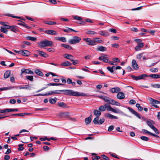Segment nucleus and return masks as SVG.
Returning <instances> with one entry per match:
<instances>
[{
	"label": "nucleus",
	"mask_w": 160,
	"mask_h": 160,
	"mask_svg": "<svg viewBox=\"0 0 160 160\" xmlns=\"http://www.w3.org/2000/svg\"><path fill=\"white\" fill-rule=\"evenodd\" d=\"M69 90H56L53 91H51L44 94V95L47 96H49L50 95H53L54 94H59L61 92H63V94L65 95H68Z\"/></svg>",
	"instance_id": "obj_1"
},
{
	"label": "nucleus",
	"mask_w": 160,
	"mask_h": 160,
	"mask_svg": "<svg viewBox=\"0 0 160 160\" xmlns=\"http://www.w3.org/2000/svg\"><path fill=\"white\" fill-rule=\"evenodd\" d=\"M38 44L41 48L53 46L52 42L48 40L42 41Z\"/></svg>",
	"instance_id": "obj_2"
},
{
	"label": "nucleus",
	"mask_w": 160,
	"mask_h": 160,
	"mask_svg": "<svg viewBox=\"0 0 160 160\" xmlns=\"http://www.w3.org/2000/svg\"><path fill=\"white\" fill-rule=\"evenodd\" d=\"M68 95L75 96H82L88 97L89 96V95L87 94L84 93H79L78 92H75L72 90H68Z\"/></svg>",
	"instance_id": "obj_3"
},
{
	"label": "nucleus",
	"mask_w": 160,
	"mask_h": 160,
	"mask_svg": "<svg viewBox=\"0 0 160 160\" xmlns=\"http://www.w3.org/2000/svg\"><path fill=\"white\" fill-rule=\"evenodd\" d=\"M146 122L148 125L152 128L156 134H158L159 133L158 130L154 126L155 123L154 121L149 119L146 120Z\"/></svg>",
	"instance_id": "obj_4"
},
{
	"label": "nucleus",
	"mask_w": 160,
	"mask_h": 160,
	"mask_svg": "<svg viewBox=\"0 0 160 160\" xmlns=\"http://www.w3.org/2000/svg\"><path fill=\"white\" fill-rule=\"evenodd\" d=\"M81 40V38L78 36H74L72 39H70L68 41V42L70 44H75L79 43Z\"/></svg>",
	"instance_id": "obj_5"
},
{
	"label": "nucleus",
	"mask_w": 160,
	"mask_h": 160,
	"mask_svg": "<svg viewBox=\"0 0 160 160\" xmlns=\"http://www.w3.org/2000/svg\"><path fill=\"white\" fill-rule=\"evenodd\" d=\"M106 108L108 111H111L116 113H122V112L119 109L113 108L109 105H106Z\"/></svg>",
	"instance_id": "obj_6"
},
{
	"label": "nucleus",
	"mask_w": 160,
	"mask_h": 160,
	"mask_svg": "<svg viewBox=\"0 0 160 160\" xmlns=\"http://www.w3.org/2000/svg\"><path fill=\"white\" fill-rule=\"evenodd\" d=\"M132 78L135 80H138L140 79H144L146 77H148V75L146 74H142L138 76H135L133 75H131Z\"/></svg>",
	"instance_id": "obj_7"
},
{
	"label": "nucleus",
	"mask_w": 160,
	"mask_h": 160,
	"mask_svg": "<svg viewBox=\"0 0 160 160\" xmlns=\"http://www.w3.org/2000/svg\"><path fill=\"white\" fill-rule=\"evenodd\" d=\"M83 40L85 41L88 45L92 46L95 45V42L93 40H92L90 38H84Z\"/></svg>",
	"instance_id": "obj_8"
},
{
	"label": "nucleus",
	"mask_w": 160,
	"mask_h": 160,
	"mask_svg": "<svg viewBox=\"0 0 160 160\" xmlns=\"http://www.w3.org/2000/svg\"><path fill=\"white\" fill-rule=\"evenodd\" d=\"M25 73L26 74H33L34 72L33 71L29 69H22L21 70V76L22 77L23 74Z\"/></svg>",
	"instance_id": "obj_9"
},
{
	"label": "nucleus",
	"mask_w": 160,
	"mask_h": 160,
	"mask_svg": "<svg viewBox=\"0 0 160 160\" xmlns=\"http://www.w3.org/2000/svg\"><path fill=\"white\" fill-rule=\"evenodd\" d=\"M44 32L46 34L49 35H55L58 34V32L57 31L55 30H45L44 31Z\"/></svg>",
	"instance_id": "obj_10"
},
{
	"label": "nucleus",
	"mask_w": 160,
	"mask_h": 160,
	"mask_svg": "<svg viewBox=\"0 0 160 160\" xmlns=\"http://www.w3.org/2000/svg\"><path fill=\"white\" fill-rule=\"evenodd\" d=\"M59 116L62 118H69V114L68 112H61L59 114Z\"/></svg>",
	"instance_id": "obj_11"
},
{
	"label": "nucleus",
	"mask_w": 160,
	"mask_h": 160,
	"mask_svg": "<svg viewBox=\"0 0 160 160\" xmlns=\"http://www.w3.org/2000/svg\"><path fill=\"white\" fill-rule=\"evenodd\" d=\"M132 66L135 70H137L139 68V67L137 64L136 61L135 59H133L132 61Z\"/></svg>",
	"instance_id": "obj_12"
},
{
	"label": "nucleus",
	"mask_w": 160,
	"mask_h": 160,
	"mask_svg": "<svg viewBox=\"0 0 160 160\" xmlns=\"http://www.w3.org/2000/svg\"><path fill=\"white\" fill-rule=\"evenodd\" d=\"M117 98L118 99L120 100L124 99L125 98L124 93L122 92H120V91L119 92L117 95Z\"/></svg>",
	"instance_id": "obj_13"
},
{
	"label": "nucleus",
	"mask_w": 160,
	"mask_h": 160,
	"mask_svg": "<svg viewBox=\"0 0 160 160\" xmlns=\"http://www.w3.org/2000/svg\"><path fill=\"white\" fill-rule=\"evenodd\" d=\"M121 90L119 87H115L111 88L110 91L112 93H118L121 91Z\"/></svg>",
	"instance_id": "obj_14"
},
{
	"label": "nucleus",
	"mask_w": 160,
	"mask_h": 160,
	"mask_svg": "<svg viewBox=\"0 0 160 160\" xmlns=\"http://www.w3.org/2000/svg\"><path fill=\"white\" fill-rule=\"evenodd\" d=\"M128 109L133 114H134L136 116H137V117H138L140 119L141 118V117L139 114L137 112H136L135 110H134L133 109H132V108L128 107Z\"/></svg>",
	"instance_id": "obj_15"
},
{
	"label": "nucleus",
	"mask_w": 160,
	"mask_h": 160,
	"mask_svg": "<svg viewBox=\"0 0 160 160\" xmlns=\"http://www.w3.org/2000/svg\"><path fill=\"white\" fill-rule=\"evenodd\" d=\"M21 54L25 56L28 57L30 55V53L27 50H21Z\"/></svg>",
	"instance_id": "obj_16"
},
{
	"label": "nucleus",
	"mask_w": 160,
	"mask_h": 160,
	"mask_svg": "<svg viewBox=\"0 0 160 160\" xmlns=\"http://www.w3.org/2000/svg\"><path fill=\"white\" fill-rule=\"evenodd\" d=\"M144 46V44L142 43H140L138 44L135 48V50L137 51H139L141 50V48H143Z\"/></svg>",
	"instance_id": "obj_17"
},
{
	"label": "nucleus",
	"mask_w": 160,
	"mask_h": 160,
	"mask_svg": "<svg viewBox=\"0 0 160 160\" xmlns=\"http://www.w3.org/2000/svg\"><path fill=\"white\" fill-rule=\"evenodd\" d=\"M105 116L107 118H108L110 119H117L118 118V117L112 115L110 113H107L106 114Z\"/></svg>",
	"instance_id": "obj_18"
},
{
	"label": "nucleus",
	"mask_w": 160,
	"mask_h": 160,
	"mask_svg": "<svg viewBox=\"0 0 160 160\" xmlns=\"http://www.w3.org/2000/svg\"><path fill=\"white\" fill-rule=\"evenodd\" d=\"M109 104H110L112 105L119 106L120 105V104L119 102L115 101V100H113L111 98L110 101L109 103Z\"/></svg>",
	"instance_id": "obj_19"
},
{
	"label": "nucleus",
	"mask_w": 160,
	"mask_h": 160,
	"mask_svg": "<svg viewBox=\"0 0 160 160\" xmlns=\"http://www.w3.org/2000/svg\"><path fill=\"white\" fill-rule=\"evenodd\" d=\"M58 105L61 108H68L69 106L67 105V104L65 103L62 102H58Z\"/></svg>",
	"instance_id": "obj_20"
},
{
	"label": "nucleus",
	"mask_w": 160,
	"mask_h": 160,
	"mask_svg": "<svg viewBox=\"0 0 160 160\" xmlns=\"http://www.w3.org/2000/svg\"><path fill=\"white\" fill-rule=\"evenodd\" d=\"M107 55H104L103 56L100 57L99 58V59L100 60L102 61L105 62H108V59L105 58H107Z\"/></svg>",
	"instance_id": "obj_21"
},
{
	"label": "nucleus",
	"mask_w": 160,
	"mask_h": 160,
	"mask_svg": "<svg viewBox=\"0 0 160 160\" xmlns=\"http://www.w3.org/2000/svg\"><path fill=\"white\" fill-rule=\"evenodd\" d=\"M96 50L98 51L104 52L107 51V48L105 47L102 46H100L96 48Z\"/></svg>",
	"instance_id": "obj_22"
},
{
	"label": "nucleus",
	"mask_w": 160,
	"mask_h": 160,
	"mask_svg": "<svg viewBox=\"0 0 160 160\" xmlns=\"http://www.w3.org/2000/svg\"><path fill=\"white\" fill-rule=\"evenodd\" d=\"M63 57L69 59L70 61L74 58L71 55L68 54H65L64 55Z\"/></svg>",
	"instance_id": "obj_23"
},
{
	"label": "nucleus",
	"mask_w": 160,
	"mask_h": 160,
	"mask_svg": "<svg viewBox=\"0 0 160 160\" xmlns=\"http://www.w3.org/2000/svg\"><path fill=\"white\" fill-rule=\"evenodd\" d=\"M37 52L40 54V55L42 57L47 58L48 56V55L47 54L43 51H37Z\"/></svg>",
	"instance_id": "obj_24"
},
{
	"label": "nucleus",
	"mask_w": 160,
	"mask_h": 160,
	"mask_svg": "<svg viewBox=\"0 0 160 160\" xmlns=\"http://www.w3.org/2000/svg\"><path fill=\"white\" fill-rule=\"evenodd\" d=\"M149 100L151 102V104L152 105H154L156 104L160 103V102L158 101L155 100L153 99L150 98Z\"/></svg>",
	"instance_id": "obj_25"
},
{
	"label": "nucleus",
	"mask_w": 160,
	"mask_h": 160,
	"mask_svg": "<svg viewBox=\"0 0 160 160\" xmlns=\"http://www.w3.org/2000/svg\"><path fill=\"white\" fill-rule=\"evenodd\" d=\"M55 39L56 40H59L62 42H66V38L62 37H56L55 38Z\"/></svg>",
	"instance_id": "obj_26"
},
{
	"label": "nucleus",
	"mask_w": 160,
	"mask_h": 160,
	"mask_svg": "<svg viewBox=\"0 0 160 160\" xmlns=\"http://www.w3.org/2000/svg\"><path fill=\"white\" fill-rule=\"evenodd\" d=\"M93 114L96 117H99L101 114V112L99 110L95 109L93 111Z\"/></svg>",
	"instance_id": "obj_27"
},
{
	"label": "nucleus",
	"mask_w": 160,
	"mask_h": 160,
	"mask_svg": "<svg viewBox=\"0 0 160 160\" xmlns=\"http://www.w3.org/2000/svg\"><path fill=\"white\" fill-rule=\"evenodd\" d=\"M98 33L100 35L105 37L108 36L109 35V33L107 32L100 31Z\"/></svg>",
	"instance_id": "obj_28"
},
{
	"label": "nucleus",
	"mask_w": 160,
	"mask_h": 160,
	"mask_svg": "<svg viewBox=\"0 0 160 160\" xmlns=\"http://www.w3.org/2000/svg\"><path fill=\"white\" fill-rule=\"evenodd\" d=\"M93 41L95 42V45L97 44V42L99 43H102L103 41L100 39L99 38H96L93 39Z\"/></svg>",
	"instance_id": "obj_29"
},
{
	"label": "nucleus",
	"mask_w": 160,
	"mask_h": 160,
	"mask_svg": "<svg viewBox=\"0 0 160 160\" xmlns=\"http://www.w3.org/2000/svg\"><path fill=\"white\" fill-rule=\"evenodd\" d=\"M148 76H149L152 78H154L155 79L159 78H160V75L156 74H150L149 76L148 75Z\"/></svg>",
	"instance_id": "obj_30"
},
{
	"label": "nucleus",
	"mask_w": 160,
	"mask_h": 160,
	"mask_svg": "<svg viewBox=\"0 0 160 160\" xmlns=\"http://www.w3.org/2000/svg\"><path fill=\"white\" fill-rule=\"evenodd\" d=\"M92 120L91 115H90L88 118H87L85 119V123L86 124H88L90 123Z\"/></svg>",
	"instance_id": "obj_31"
},
{
	"label": "nucleus",
	"mask_w": 160,
	"mask_h": 160,
	"mask_svg": "<svg viewBox=\"0 0 160 160\" xmlns=\"http://www.w3.org/2000/svg\"><path fill=\"white\" fill-rule=\"evenodd\" d=\"M71 65L72 63L68 61L64 62L61 63V65L65 67L70 66Z\"/></svg>",
	"instance_id": "obj_32"
},
{
	"label": "nucleus",
	"mask_w": 160,
	"mask_h": 160,
	"mask_svg": "<svg viewBox=\"0 0 160 160\" xmlns=\"http://www.w3.org/2000/svg\"><path fill=\"white\" fill-rule=\"evenodd\" d=\"M106 108V104H105L104 105L100 106L99 107L98 109L100 112H103L105 110Z\"/></svg>",
	"instance_id": "obj_33"
},
{
	"label": "nucleus",
	"mask_w": 160,
	"mask_h": 160,
	"mask_svg": "<svg viewBox=\"0 0 160 160\" xmlns=\"http://www.w3.org/2000/svg\"><path fill=\"white\" fill-rule=\"evenodd\" d=\"M86 33L88 35H94L97 34V32L89 30H86Z\"/></svg>",
	"instance_id": "obj_34"
},
{
	"label": "nucleus",
	"mask_w": 160,
	"mask_h": 160,
	"mask_svg": "<svg viewBox=\"0 0 160 160\" xmlns=\"http://www.w3.org/2000/svg\"><path fill=\"white\" fill-rule=\"evenodd\" d=\"M35 72L36 74L42 77L43 76L42 72L38 69L36 70L35 71Z\"/></svg>",
	"instance_id": "obj_35"
},
{
	"label": "nucleus",
	"mask_w": 160,
	"mask_h": 160,
	"mask_svg": "<svg viewBox=\"0 0 160 160\" xmlns=\"http://www.w3.org/2000/svg\"><path fill=\"white\" fill-rule=\"evenodd\" d=\"M11 73L10 71H7L4 73V78H7L9 77Z\"/></svg>",
	"instance_id": "obj_36"
},
{
	"label": "nucleus",
	"mask_w": 160,
	"mask_h": 160,
	"mask_svg": "<svg viewBox=\"0 0 160 160\" xmlns=\"http://www.w3.org/2000/svg\"><path fill=\"white\" fill-rule=\"evenodd\" d=\"M44 23L49 25H53L56 24L57 23L56 22L51 21H46L44 22Z\"/></svg>",
	"instance_id": "obj_37"
},
{
	"label": "nucleus",
	"mask_w": 160,
	"mask_h": 160,
	"mask_svg": "<svg viewBox=\"0 0 160 160\" xmlns=\"http://www.w3.org/2000/svg\"><path fill=\"white\" fill-rule=\"evenodd\" d=\"M26 38L28 40H31L34 42L36 41L37 40L36 38L30 36L27 37H26Z\"/></svg>",
	"instance_id": "obj_38"
},
{
	"label": "nucleus",
	"mask_w": 160,
	"mask_h": 160,
	"mask_svg": "<svg viewBox=\"0 0 160 160\" xmlns=\"http://www.w3.org/2000/svg\"><path fill=\"white\" fill-rule=\"evenodd\" d=\"M11 30L14 32H16L17 31L18 28L16 26H11V28H10Z\"/></svg>",
	"instance_id": "obj_39"
},
{
	"label": "nucleus",
	"mask_w": 160,
	"mask_h": 160,
	"mask_svg": "<svg viewBox=\"0 0 160 160\" xmlns=\"http://www.w3.org/2000/svg\"><path fill=\"white\" fill-rule=\"evenodd\" d=\"M57 98H56L55 97L54 98V99L53 98H51L49 100V102L51 104H54L56 103L57 100Z\"/></svg>",
	"instance_id": "obj_40"
},
{
	"label": "nucleus",
	"mask_w": 160,
	"mask_h": 160,
	"mask_svg": "<svg viewBox=\"0 0 160 160\" xmlns=\"http://www.w3.org/2000/svg\"><path fill=\"white\" fill-rule=\"evenodd\" d=\"M64 84H61V83H50L47 85V86H60V85H62Z\"/></svg>",
	"instance_id": "obj_41"
},
{
	"label": "nucleus",
	"mask_w": 160,
	"mask_h": 160,
	"mask_svg": "<svg viewBox=\"0 0 160 160\" xmlns=\"http://www.w3.org/2000/svg\"><path fill=\"white\" fill-rule=\"evenodd\" d=\"M62 46L68 49V50L72 49V47L68 45H66V44H62Z\"/></svg>",
	"instance_id": "obj_42"
},
{
	"label": "nucleus",
	"mask_w": 160,
	"mask_h": 160,
	"mask_svg": "<svg viewBox=\"0 0 160 160\" xmlns=\"http://www.w3.org/2000/svg\"><path fill=\"white\" fill-rule=\"evenodd\" d=\"M6 112H17L18 109H6Z\"/></svg>",
	"instance_id": "obj_43"
},
{
	"label": "nucleus",
	"mask_w": 160,
	"mask_h": 160,
	"mask_svg": "<svg viewBox=\"0 0 160 160\" xmlns=\"http://www.w3.org/2000/svg\"><path fill=\"white\" fill-rule=\"evenodd\" d=\"M26 78L27 79L31 82L33 81V76H27L26 77Z\"/></svg>",
	"instance_id": "obj_44"
},
{
	"label": "nucleus",
	"mask_w": 160,
	"mask_h": 160,
	"mask_svg": "<svg viewBox=\"0 0 160 160\" xmlns=\"http://www.w3.org/2000/svg\"><path fill=\"white\" fill-rule=\"evenodd\" d=\"M151 86L152 87L157 88H160V84H151Z\"/></svg>",
	"instance_id": "obj_45"
},
{
	"label": "nucleus",
	"mask_w": 160,
	"mask_h": 160,
	"mask_svg": "<svg viewBox=\"0 0 160 160\" xmlns=\"http://www.w3.org/2000/svg\"><path fill=\"white\" fill-rule=\"evenodd\" d=\"M99 117H96L93 120V122L95 124H98V119Z\"/></svg>",
	"instance_id": "obj_46"
},
{
	"label": "nucleus",
	"mask_w": 160,
	"mask_h": 160,
	"mask_svg": "<svg viewBox=\"0 0 160 160\" xmlns=\"http://www.w3.org/2000/svg\"><path fill=\"white\" fill-rule=\"evenodd\" d=\"M1 31L6 34L7 33L8 31L6 29V28H4V27H1Z\"/></svg>",
	"instance_id": "obj_47"
},
{
	"label": "nucleus",
	"mask_w": 160,
	"mask_h": 160,
	"mask_svg": "<svg viewBox=\"0 0 160 160\" xmlns=\"http://www.w3.org/2000/svg\"><path fill=\"white\" fill-rule=\"evenodd\" d=\"M110 99L111 98L109 97L105 96V97L104 98L103 100L105 102L109 103L110 101Z\"/></svg>",
	"instance_id": "obj_48"
},
{
	"label": "nucleus",
	"mask_w": 160,
	"mask_h": 160,
	"mask_svg": "<svg viewBox=\"0 0 160 160\" xmlns=\"http://www.w3.org/2000/svg\"><path fill=\"white\" fill-rule=\"evenodd\" d=\"M144 53H141L137 55L136 58L138 59H140L143 56V54Z\"/></svg>",
	"instance_id": "obj_49"
},
{
	"label": "nucleus",
	"mask_w": 160,
	"mask_h": 160,
	"mask_svg": "<svg viewBox=\"0 0 160 160\" xmlns=\"http://www.w3.org/2000/svg\"><path fill=\"white\" fill-rule=\"evenodd\" d=\"M114 68V66L112 67H107V69L111 72L112 73L113 72V68Z\"/></svg>",
	"instance_id": "obj_50"
},
{
	"label": "nucleus",
	"mask_w": 160,
	"mask_h": 160,
	"mask_svg": "<svg viewBox=\"0 0 160 160\" xmlns=\"http://www.w3.org/2000/svg\"><path fill=\"white\" fill-rule=\"evenodd\" d=\"M136 107L138 108V110L140 111H142L143 110V108L140 106L139 104L137 103L136 105Z\"/></svg>",
	"instance_id": "obj_51"
},
{
	"label": "nucleus",
	"mask_w": 160,
	"mask_h": 160,
	"mask_svg": "<svg viewBox=\"0 0 160 160\" xmlns=\"http://www.w3.org/2000/svg\"><path fill=\"white\" fill-rule=\"evenodd\" d=\"M23 145V144H20L18 145V147L19 148H18V150L19 151H21L22 150L24 149V148L22 146Z\"/></svg>",
	"instance_id": "obj_52"
},
{
	"label": "nucleus",
	"mask_w": 160,
	"mask_h": 160,
	"mask_svg": "<svg viewBox=\"0 0 160 160\" xmlns=\"http://www.w3.org/2000/svg\"><path fill=\"white\" fill-rule=\"evenodd\" d=\"M140 138L142 140L145 141H147L149 140V138L145 136H141L140 137Z\"/></svg>",
	"instance_id": "obj_53"
},
{
	"label": "nucleus",
	"mask_w": 160,
	"mask_h": 160,
	"mask_svg": "<svg viewBox=\"0 0 160 160\" xmlns=\"http://www.w3.org/2000/svg\"><path fill=\"white\" fill-rule=\"evenodd\" d=\"M12 88L10 87H4L2 88H1V91L6 90L9 89H12Z\"/></svg>",
	"instance_id": "obj_54"
},
{
	"label": "nucleus",
	"mask_w": 160,
	"mask_h": 160,
	"mask_svg": "<svg viewBox=\"0 0 160 160\" xmlns=\"http://www.w3.org/2000/svg\"><path fill=\"white\" fill-rule=\"evenodd\" d=\"M71 61L72 62L73 64L74 65H75L76 64H78L79 63L78 61L77 60H74L72 59Z\"/></svg>",
	"instance_id": "obj_55"
},
{
	"label": "nucleus",
	"mask_w": 160,
	"mask_h": 160,
	"mask_svg": "<svg viewBox=\"0 0 160 160\" xmlns=\"http://www.w3.org/2000/svg\"><path fill=\"white\" fill-rule=\"evenodd\" d=\"M73 18L75 20H81L82 19V18L78 16H74Z\"/></svg>",
	"instance_id": "obj_56"
},
{
	"label": "nucleus",
	"mask_w": 160,
	"mask_h": 160,
	"mask_svg": "<svg viewBox=\"0 0 160 160\" xmlns=\"http://www.w3.org/2000/svg\"><path fill=\"white\" fill-rule=\"evenodd\" d=\"M101 157L104 159L105 160H109V158L104 155H102L101 156Z\"/></svg>",
	"instance_id": "obj_57"
},
{
	"label": "nucleus",
	"mask_w": 160,
	"mask_h": 160,
	"mask_svg": "<svg viewBox=\"0 0 160 160\" xmlns=\"http://www.w3.org/2000/svg\"><path fill=\"white\" fill-rule=\"evenodd\" d=\"M114 126L113 125H111L108 128V131L109 132H111L112 131L114 128Z\"/></svg>",
	"instance_id": "obj_58"
},
{
	"label": "nucleus",
	"mask_w": 160,
	"mask_h": 160,
	"mask_svg": "<svg viewBox=\"0 0 160 160\" xmlns=\"http://www.w3.org/2000/svg\"><path fill=\"white\" fill-rule=\"evenodd\" d=\"M104 121L105 119L104 118L100 119L99 121L98 124H102L104 122Z\"/></svg>",
	"instance_id": "obj_59"
},
{
	"label": "nucleus",
	"mask_w": 160,
	"mask_h": 160,
	"mask_svg": "<svg viewBox=\"0 0 160 160\" xmlns=\"http://www.w3.org/2000/svg\"><path fill=\"white\" fill-rule=\"evenodd\" d=\"M47 51L50 52H54L55 49L53 48H48Z\"/></svg>",
	"instance_id": "obj_60"
},
{
	"label": "nucleus",
	"mask_w": 160,
	"mask_h": 160,
	"mask_svg": "<svg viewBox=\"0 0 160 160\" xmlns=\"http://www.w3.org/2000/svg\"><path fill=\"white\" fill-rule=\"evenodd\" d=\"M6 15L8 16H9V17H12V18H21L20 17H18V16H13L12 15H11V14H7Z\"/></svg>",
	"instance_id": "obj_61"
},
{
	"label": "nucleus",
	"mask_w": 160,
	"mask_h": 160,
	"mask_svg": "<svg viewBox=\"0 0 160 160\" xmlns=\"http://www.w3.org/2000/svg\"><path fill=\"white\" fill-rule=\"evenodd\" d=\"M111 46L114 48H118L119 47V45L117 43H114L111 44Z\"/></svg>",
	"instance_id": "obj_62"
},
{
	"label": "nucleus",
	"mask_w": 160,
	"mask_h": 160,
	"mask_svg": "<svg viewBox=\"0 0 160 160\" xmlns=\"http://www.w3.org/2000/svg\"><path fill=\"white\" fill-rule=\"evenodd\" d=\"M129 103L131 104H134L136 103V102L135 100L131 99Z\"/></svg>",
	"instance_id": "obj_63"
},
{
	"label": "nucleus",
	"mask_w": 160,
	"mask_h": 160,
	"mask_svg": "<svg viewBox=\"0 0 160 160\" xmlns=\"http://www.w3.org/2000/svg\"><path fill=\"white\" fill-rule=\"evenodd\" d=\"M9 102L11 104H15L16 102V100L14 99H11L9 101Z\"/></svg>",
	"instance_id": "obj_64"
}]
</instances>
